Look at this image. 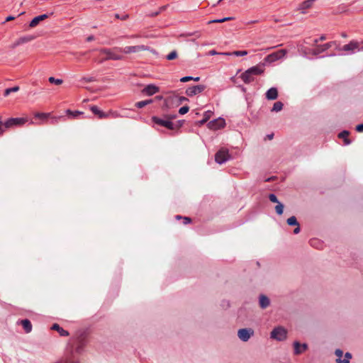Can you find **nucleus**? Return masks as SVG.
Here are the masks:
<instances>
[{"label": "nucleus", "mask_w": 363, "mask_h": 363, "mask_svg": "<svg viewBox=\"0 0 363 363\" xmlns=\"http://www.w3.org/2000/svg\"><path fill=\"white\" fill-rule=\"evenodd\" d=\"M341 36H342V38H347V33H345V32H343V33H341Z\"/></svg>", "instance_id": "nucleus-60"}, {"label": "nucleus", "mask_w": 363, "mask_h": 363, "mask_svg": "<svg viewBox=\"0 0 363 363\" xmlns=\"http://www.w3.org/2000/svg\"><path fill=\"white\" fill-rule=\"evenodd\" d=\"M270 336L272 339L283 341L286 339L287 331L283 327H277L271 332Z\"/></svg>", "instance_id": "nucleus-5"}, {"label": "nucleus", "mask_w": 363, "mask_h": 363, "mask_svg": "<svg viewBox=\"0 0 363 363\" xmlns=\"http://www.w3.org/2000/svg\"><path fill=\"white\" fill-rule=\"evenodd\" d=\"M325 39H326L325 35H322L318 40H319V41H323Z\"/></svg>", "instance_id": "nucleus-57"}, {"label": "nucleus", "mask_w": 363, "mask_h": 363, "mask_svg": "<svg viewBox=\"0 0 363 363\" xmlns=\"http://www.w3.org/2000/svg\"><path fill=\"white\" fill-rule=\"evenodd\" d=\"M51 329L57 331L60 336L66 337L69 335V332L64 330L57 323L53 324Z\"/></svg>", "instance_id": "nucleus-21"}, {"label": "nucleus", "mask_w": 363, "mask_h": 363, "mask_svg": "<svg viewBox=\"0 0 363 363\" xmlns=\"http://www.w3.org/2000/svg\"><path fill=\"white\" fill-rule=\"evenodd\" d=\"M21 323L26 333L31 332L32 324L29 320H28V319L22 320Z\"/></svg>", "instance_id": "nucleus-23"}, {"label": "nucleus", "mask_w": 363, "mask_h": 363, "mask_svg": "<svg viewBox=\"0 0 363 363\" xmlns=\"http://www.w3.org/2000/svg\"><path fill=\"white\" fill-rule=\"evenodd\" d=\"M217 54H218V52L214 50L209 51V55H215Z\"/></svg>", "instance_id": "nucleus-55"}, {"label": "nucleus", "mask_w": 363, "mask_h": 363, "mask_svg": "<svg viewBox=\"0 0 363 363\" xmlns=\"http://www.w3.org/2000/svg\"><path fill=\"white\" fill-rule=\"evenodd\" d=\"M34 39H35V36L31 35L22 36V37L18 38L13 43V44L12 45V48H16L17 46H19L20 45L30 42V41L33 40Z\"/></svg>", "instance_id": "nucleus-14"}, {"label": "nucleus", "mask_w": 363, "mask_h": 363, "mask_svg": "<svg viewBox=\"0 0 363 363\" xmlns=\"http://www.w3.org/2000/svg\"><path fill=\"white\" fill-rule=\"evenodd\" d=\"M94 40V35H89V36L86 38V41H87V42H91V41H92V40Z\"/></svg>", "instance_id": "nucleus-54"}, {"label": "nucleus", "mask_w": 363, "mask_h": 363, "mask_svg": "<svg viewBox=\"0 0 363 363\" xmlns=\"http://www.w3.org/2000/svg\"><path fill=\"white\" fill-rule=\"evenodd\" d=\"M160 13V11H155V12H152L149 14V16L150 17H155L157 16V15H159Z\"/></svg>", "instance_id": "nucleus-49"}, {"label": "nucleus", "mask_w": 363, "mask_h": 363, "mask_svg": "<svg viewBox=\"0 0 363 363\" xmlns=\"http://www.w3.org/2000/svg\"><path fill=\"white\" fill-rule=\"evenodd\" d=\"M192 80H194V81H195V82H198V81H199V80H200V77H193V79H192Z\"/></svg>", "instance_id": "nucleus-61"}, {"label": "nucleus", "mask_w": 363, "mask_h": 363, "mask_svg": "<svg viewBox=\"0 0 363 363\" xmlns=\"http://www.w3.org/2000/svg\"><path fill=\"white\" fill-rule=\"evenodd\" d=\"M284 104L281 101H277L274 104L273 107L272 108V111L278 112L282 110Z\"/></svg>", "instance_id": "nucleus-30"}, {"label": "nucleus", "mask_w": 363, "mask_h": 363, "mask_svg": "<svg viewBox=\"0 0 363 363\" xmlns=\"http://www.w3.org/2000/svg\"><path fill=\"white\" fill-rule=\"evenodd\" d=\"M352 358V355L350 352H346L345 354V358L343 359H337V363H350V359Z\"/></svg>", "instance_id": "nucleus-32"}, {"label": "nucleus", "mask_w": 363, "mask_h": 363, "mask_svg": "<svg viewBox=\"0 0 363 363\" xmlns=\"http://www.w3.org/2000/svg\"><path fill=\"white\" fill-rule=\"evenodd\" d=\"M19 90L18 86H15L13 87L8 88L4 90V96L5 97L8 96L12 92H16Z\"/></svg>", "instance_id": "nucleus-31"}, {"label": "nucleus", "mask_w": 363, "mask_h": 363, "mask_svg": "<svg viewBox=\"0 0 363 363\" xmlns=\"http://www.w3.org/2000/svg\"><path fill=\"white\" fill-rule=\"evenodd\" d=\"M180 100L181 101H185V100H187V99L185 98V97H181Z\"/></svg>", "instance_id": "nucleus-63"}, {"label": "nucleus", "mask_w": 363, "mask_h": 363, "mask_svg": "<svg viewBox=\"0 0 363 363\" xmlns=\"http://www.w3.org/2000/svg\"><path fill=\"white\" fill-rule=\"evenodd\" d=\"M66 113L69 117H71L72 118H77L79 116L82 115L83 112L79 111H72L69 109H67L66 111Z\"/></svg>", "instance_id": "nucleus-27"}, {"label": "nucleus", "mask_w": 363, "mask_h": 363, "mask_svg": "<svg viewBox=\"0 0 363 363\" xmlns=\"http://www.w3.org/2000/svg\"><path fill=\"white\" fill-rule=\"evenodd\" d=\"M294 354H300L308 349V345L306 343L301 345L298 342H294Z\"/></svg>", "instance_id": "nucleus-17"}, {"label": "nucleus", "mask_w": 363, "mask_h": 363, "mask_svg": "<svg viewBox=\"0 0 363 363\" xmlns=\"http://www.w3.org/2000/svg\"><path fill=\"white\" fill-rule=\"evenodd\" d=\"M315 0H306L302 2L298 7V10L301 11L302 13H305V10L311 8Z\"/></svg>", "instance_id": "nucleus-20"}, {"label": "nucleus", "mask_w": 363, "mask_h": 363, "mask_svg": "<svg viewBox=\"0 0 363 363\" xmlns=\"http://www.w3.org/2000/svg\"><path fill=\"white\" fill-rule=\"evenodd\" d=\"M196 35V38H199L201 36L200 33L199 32H195V33H189L188 34V35Z\"/></svg>", "instance_id": "nucleus-53"}, {"label": "nucleus", "mask_w": 363, "mask_h": 363, "mask_svg": "<svg viewBox=\"0 0 363 363\" xmlns=\"http://www.w3.org/2000/svg\"><path fill=\"white\" fill-rule=\"evenodd\" d=\"M149 48L147 46L144 45H130L126 46L125 48H121V53L123 52L124 54L128 55L130 53H135L141 51L148 50Z\"/></svg>", "instance_id": "nucleus-6"}, {"label": "nucleus", "mask_w": 363, "mask_h": 363, "mask_svg": "<svg viewBox=\"0 0 363 363\" xmlns=\"http://www.w3.org/2000/svg\"><path fill=\"white\" fill-rule=\"evenodd\" d=\"M266 98L268 100H275L278 97V91L277 88L272 87L268 89L265 94Z\"/></svg>", "instance_id": "nucleus-18"}, {"label": "nucleus", "mask_w": 363, "mask_h": 363, "mask_svg": "<svg viewBox=\"0 0 363 363\" xmlns=\"http://www.w3.org/2000/svg\"><path fill=\"white\" fill-rule=\"evenodd\" d=\"M311 245L313 247H318V245H321L319 240L318 239H311L310 240Z\"/></svg>", "instance_id": "nucleus-43"}, {"label": "nucleus", "mask_w": 363, "mask_h": 363, "mask_svg": "<svg viewBox=\"0 0 363 363\" xmlns=\"http://www.w3.org/2000/svg\"><path fill=\"white\" fill-rule=\"evenodd\" d=\"M192 79H193V77L186 76V77H182L180 79V82H189V81L192 80Z\"/></svg>", "instance_id": "nucleus-44"}, {"label": "nucleus", "mask_w": 363, "mask_h": 363, "mask_svg": "<svg viewBox=\"0 0 363 363\" xmlns=\"http://www.w3.org/2000/svg\"><path fill=\"white\" fill-rule=\"evenodd\" d=\"M164 118H167L168 120L174 119L176 118V115L172 116H165Z\"/></svg>", "instance_id": "nucleus-51"}, {"label": "nucleus", "mask_w": 363, "mask_h": 363, "mask_svg": "<svg viewBox=\"0 0 363 363\" xmlns=\"http://www.w3.org/2000/svg\"><path fill=\"white\" fill-rule=\"evenodd\" d=\"M107 118H121L122 115H121L118 111L110 110L106 113Z\"/></svg>", "instance_id": "nucleus-29"}, {"label": "nucleus", "mask_w": 363, "mask_h": 363, "mask_svg": "<svg viewBox=\"0 0 363 363\" xmlns=\"http://www.w3.org/2000/svg\"><path fill=\"white\" fill-rule=\"evenodd\" d=\"M183 220H184V224H185V225L189 224L191 222V219L189 217H184Z\"/></svg>", "instance_id": "nucleus-47"}, {"label": "nucleus", "mask_w": 363, "mask_h": 363, "mask_svg": "<svg viewBox=\"0 0 363 363\" xmlns=\"http://www.w3.org/2000/svg\"><path fill=\"white\" fill-rule=\"evenodd\" d=\"M48 81L52 83V84H57V85H60V84H62L63 81L60 79H55V77H49L48 79Z\"/></svg>", "instance_id": "nucleus-38"}, {"label": "nucleus", "mask_w": 363, "mask_h": 363, "mask_svg": "<svg viewBox=\"0 0 363 363\" xmlns=\"http://www.w3.org/2000/svg\"><path fill=\"white\" fill-rule=\"evenodd\" d=\"M99 51L101 54L105 55V57L101 62L107 60H122L124 58L123 55L121 54V47L101 48Z\"/></svg>", "instance_id": "nucleus-2"}, {"label": "nucleus", "mask_w": 363, "mask_h": 363, "mask_svg": "<svg viewBox=\"0 0 363 363\" xmlns=\"http://www.w3.org/2000/svg\"><path fill=\"white\" fill-rule=\"evenodd\" d=\"M152 121L153 123H155L157 125H159L160 126H163L167 128L169 130H174V123L168 120L167 118H160L157 116H152Z\"/></svg>", "instance_id": "nucleus-8"}, {"label": "nucleus", "mask_w": 363, "mask_h": 363, "mask_svg": "<svg viewBox=\"0 0 363 363\" xmlns=\"http://www.w3.org/2000/svg\"><path fill=\"white\" fill-rule=\"evenodd\" d=\"M189 107L188 106H184L179 108V113L181 115H184V114L186 113L189 111Z\"/></svg>", "instance_id": "nucleus-40"}, {"label": "nucleus", "mask_w": 363, "mask_h": 363, "mask_svg": "<svg viewBox=\"0 0 363 363\" xmlns=\"http://www.w3.org/2000/svg\"><path fill=\"white\" fill-rule=\"evenodd\" d=\"M230 158V155L226 149L220 150L215 155L216 162L220 164L225 163Z\"/></svg>", "instance_id": "nucleus-9"}, {"label": "nucleus", "mask_w": 363, "mask_h": 363, "mask_svg": "<svg viewBox=\"0 0 363 363\" xmlns=\"http://www.w3.org/2000/svg\"><path fill=\"white\" fill-rule=\"evenodd\" d=\"M206 86L202 84L196 85L193 86H190L186 90V94L188 96H194L198 94L201 93L204 89Z\"/></svg>", "instance_id": "nucleus-11"}, {"label": "nucleus", "mask_w": 363, "mask_h": 363, "mask_svg": "<svg viewBox=\"0 0 363 363\" xmlns=\"http://www.w3.org/2000/svg\"><path fill=\"white\" fill-rule=\"evenodd\" d=\"M286 54V50L284 49L279 50L272 54L268 55L264 60L266 63H272L279 59H281Z\"/></svg>", "instance_id": "nucleus-7"}, {"label": "nucleus", "mask_w": 363, "mask_h": 363, "mask_svg": "<svg viewBox=\"0 0 363 363\" xmlns=\"http://www.w3.org/2000/svg\"><path fill=\"white\" fill-rule=\"evenodd\" d=\"M355 130L359 133L363 132V123L357 125Z\"/></svg>", "instance_id": "nucleus-46"}, {"label": "nucleus", "mask_w": 363, "mask_h": 363, "mask_svg": "<svg viewBox=\"0 0 363 363\" xmlns=\"http://www.w3.org/2000/svg\"><path fill=\"white\" fill-rule=\"evenodd\" d=\"M159 91L160 89L156 85L148 84L142 90V93L147 96H152L159 92Z\"/></svg>", "instance_id": "nucleus-15"}, {"label": "nucleus", "mask_w": 363, "mask_h": 363, "mask_svg": "<svg viewBox=\"0 0 363 363\" xmlns=\"http://www.w3.org/2000/svg\"><path fill=\"white\" fill-rule=\"evenodd\" d=\"M178 56L177 50H172L171 52H169L166 58L168 60H173L176 59Z\"/></svg>", "instance_id": "nucleus-36"}, {"label": "nucleus", "mask_w": 363, "mask_h": 363, "mask_svg": "<svg viewBox=\"0 0 363 363\" xmlns=\"http://www.w3.org/2000/svg\"><path fill=\"white\" fill-rule=\"evenodd\" d=\"M15 19H16V17H15V16H7V17L6 18V20H5V21L4 22V23L5 22H8V21H13V20H15Z\"/></svg>", "instance_id": "nucleus-48"}, {"label": "nucleus", "mask_w": 363, "mask_h": 363, "mask_svg": "<svg viewBox=\"0 0 363 363\" xmlns=\"http://www.w3.org/2000/svg\"><path fill=\"white\" fill-rule=\"evenodd\" d=\"M350 132L347 130H342L338 134V138H342L344 140V143L345 145H350L351 143V140L347 138Z\"/></svg>", "instance_id": "nucleus-24"}, {"label": "nucleus", "mask_w": 363, "mask_h": 363, "mask_svg": "<svg viewBox=\"0 0 363 363\" xmlns=\"http://www.w3.org/2000/svg\"><path fill=\"white\" fill-rule=\"evenodd\" d=\"M264 72V63L253 66L240 74V78L245 84H250L255 79V76L261 75Z\"/></svg>", "instance_id": "nucleus-1"}, {"label": "nucleus", "mask_w": 363, "mask_h": 363, "mask_svg": "<svg viewBox=\"0 0 363 363\" xmlns=\"http://www.w3.org/2000/svg\"><path fill=\"white\" fill-rule=\"evenodd\" d=\"M269 199L270 200V201H272L273 203H278L279 202L277 199V196L274 194H270L269 195Z\"/></svg>", "instance_id": "nucleus-42"}, {"label": "nucleus", "mask_w": 363, "mask_h": 363, "mask_svg": "<svg viewBox=\"0 0 363 363\" xmlns=\"http://www.w3.org/2000/svg\"><path fill=\"white\" fill-rule=\"evenodd\" d=\"M176 218L177 219H181V218H183L181 216H177Z\"/></svg>", "instance_id": "nucleus-64"}, {"label": "nucleus", "mask_w": 363, "mask_h": 363, "mask_svg": "<svg viewBox=\"0 0 363 363\" xmlns=\"http://www.w3.org/2000/svg\"><path fill=\"white\" fill-rule=\"evenodd\" d=\"M233 18L231 17H226V18H220V19H214V20H211V21H209L208 22V24H211V23H223L225 21H227L228 20H231Z\"/></svg>", "instance_id": "nucleus-37"}, {"label": "nucleus", "mask_w": 363, "mask_h": 363, "mask_svg": "<svg viewBox=\"0 0 363 363\" xmlns=\"http://www.w3.org/2000/svg\"><path fill=\"white\" fill-rule=\"evenodd\" d=\"M273 137H274V134H273V133H272V134H268V135H267V138L269 140H272V139L273 138Z\"/></svg>", "instance_id": "nucleus-59"}, {"label": "nucleus", "mask_w": 363, "mask_h": 363, "mask_svg": "<svg viewBox=\"0 0 363 363\" xmlns=\"http://www.w3.org/2000/svg\"><path fill=\"white\" fill-rule=\"evenodd\" d=\"M167 8V6H161L158 11H160V13L162 12L163 11H164Z\"/></svg>", "instance_id": "nucleus-58"}, {"label": "nucleus", "mask_w": 363, "mask_h": 363, "mask_svg": "<svg viewBox=\"0 0 363 363\" xmlns=\"http://www.w3.org/2000/svg\"><path fill=\"white\" fill-rule=\"evenodd\" d=\"M335 353V355L338 357L337 359H341V357L343 354L342 351L340 349L336 350Z\"/></svg>", "instance_id": "nucleus-45"}, {"label": "nucleus", "mask_w": 363, "mask_h": 363, "mask_svg": "<svg viewBox=\"0 0 363 363\" xmlns=\"http://www.w3.org/2000/svg\"><path fill=\"white\" fill-rule=\"evenodd\" d=\"M27 122V119L24 118H11L3 122L1 119V135L4 134L6 129L11 128L13 127L21 126Z\"/></svg>", "instance_id": "nucleus-3"}, {"label": "nucleus", "mask_w": 363, "mask_h": 363, "mask_svg": "<svg viewBox=\"0 0 363 363\" xmlns=\"http://www.w3.org/2000/svg\"><path fill=\"white\" fill-rule=\"evenodd\" d=\"M63 116H54L51 118L50 123L52 125L57 124L59 120L63 118Z\"/></svg>", "instance_id": "nucleus-41"}, {"label": "nucleus", "mask_w": 363, "mask_h": 363, "mask_svg": "<svg viewBox=\"0 0 363 363\" xmlns=\"http://www.w3.org/2000/svg\"><path fill=\"white\" fill-rule=\"evenodd\" d=\"M296 228L294 230V233L298 234L301 230L299 223H298V225H296Z\"/></svg>", "instance_id": "nucleus-50"}, {"label": "nucleus", "mask_w": 363, "mask_h": 363, "mask_svg": "<svg viewBox=\"0 0 363 363\" xmlns=\"http://www.w3.org/2000/svg\"><path fill=\"white\" fill-rule=\"evenodd\" d=\"M337 43L336 41H331V42H329V43H325L323 45H318L316 47V48H315L312 53L313 55H318V54H320L325 51H326L327 50H328L329 48H330L333 45H336Z\"/></svg>", "instance_id": "nucleus-12"}, {"label": "nucleus", "mask_w": 363, "mask_h": 363, "mask_svg": "<svg viewBox=\"0 0 363 363\" xmlns=\"http://www.w3.org/2000/svg\"><path fill=\"white\" fill-rule=\"evenodd\" d=\"M254 335V330L252 328H242L238 330V336L243 342H247Z\"/></svg>", "instance_id": "nucleus-10"}, {"label": "nucleus", "mask_w": 363, "mask_h": 363, "mask_svg": "<svg viewBox=\"0 0 363 363\" xmlns=\"http://www.w3.org/2000/svg\"><path fill=\"white\" fill-rule=\"evenodd\" d=\"M139 35H129V36H125V38H138Z\"/></svg>", "instance_id": "nucleus-56"}, {"label": "nucleus", "mask_w": 363, "mask_h": 363, "mask_svg": "<svg viewBox=\"0 0 363 363\" xmlns=\"http://www.w3.org/2000/svg\"><path fill=\"white\" fill-rule=\"evenodd\" d=\"M223 55H235V56H238V57H241V56H245L247 55V51L246 50H238V51H234L233 52H225V53H223Z\"/></svg>", "instance_id": "nucleus-26"}, {"label": "nucleus", "mask_w": 363, "mask_h": 363, "mask_svg": "<svg viewBox=\"0 0 363 363\" xmlns=\"http://www.w3.org/2000/svg\"><path fill=\"white\" fill-rule=\"evenodd\" d=\"M84 79L86 82H94V79L93 77H89V78H84Z\"/></svg>", "instance_id": "nucleus-52"}, {"label": "nucleus", "mask_w": 363, "mask_h": 363, "mask_svg": "<svg viewBox=\"0 0 363 363\" xmlns=\"http://www.w3.org/2000/svg\"><path fill=\"white\" fill-rule=\"evenodd\" d=\"M340 50L347 54H353L355 51H363V47H360V43L357 40H351L348 44L343 45Z\"/></svg>", "instance_id": "nucleus-4"}, {"label": "nucleus", "mask_w": 363, "mask_h": 363, "mask_svg": "<svg viewBox=\"0 0 363 363\" xmlns=\"http://www.w3.org/2000/svg\"><path fill=\"white\" fill-rule=\"evenodd\" d=\"M153 102L152 99H147L145 101H138L135 104V106L138 108H142L145 106L150 104Z\"/></svg>", "instance_id": "nucleus-28"}, {"label": "nucleus", "mask_w": 363, "mask_h": 363, "mask_svg": "<svg viewBox=\"0 0 363 363\" xmlns=\"http://www.w3.org/2000/svg\"><path fill=\"white\" fill-rule=\"evenodd\" d=\"M318 42H319V40H318V39H315V40H313V45H317V43H318Z\"/></svg>", "instance_id": "nucleus-62"}, {"label": "nucleus", "mask_w": 363, "mask_h": 363, "mask_svg": "<svg viewBox=\"0 0 363 363\" xmlns=\"http://www.w3.org/2000/svg\"><path fill=\"white\" fill-rule=\"evenodd\" d=\"M90 110L94 114L96 115L99 118H107L106 113L100 110L96 106H90Z\"/></svg>", "instance_id": "nucleus-19"}, {"label": "nucleus", "mask_w": 363, "mask_h": 363, "mask_svg": "<svg viewBox=\"0 0 363 363\" xmlns=\"http://www.w3.org/2000/svg\"><path fill=\"white\" fill-rule=\"evenodd\" d=\"M286 223L289 225H298V222L295 216H291L286 220Z\"/></svg>", "instance_id": "nucleus-35"}, {"label": "nucleus", "mask_w": 363, "mask_h": 363, "mask_svg": "<svg viewBox=\"0 0 363 363\" xmlns=\"http://www.w3.org/2000/svg\"><path fill=\"white\" fill-rule=\"evenodd\" d=\"M225 125V120L221 118L211 121L208 123V128L213 130H218L223 128Z\"/></svg>", "instance_id": "nucleus-13"}, {"label": "nucleus", "mask_w": 363, "mask_h": 363, "mask_svg": "<svg viewBox=\"0 0 363 363\" xmlns=\"http://www.w3.org/2000/svg\"><path fill=\"white\" fill-rule=\"evenodd\" d=\"M115 18H118V19H121L122 21H125L129 18V15L128 14L120 15L118 13H116V14H115Z\"/></svg>", "instance_id": "nucleus-39"}, {"label": "nucleus", "mask_w": 363, "mask_h": 363, "mask_svg": "<svg viewBox=\"0 0 363 363\" xmlns=\"http://www.w3.org/2000/svg\"><path fill=\"white\" fill-rule=\"evenodd\" d=\"M211 113H212V112L211 111H206L204 113L203 118L199 121V123L203 125L205 123H206L208 121V120L210 118Z\"/></svg>", "instance_id": "nucleus-33"}, {"label": "nucleus", "mask_w": 363, "mask_h": 363, "mask_svg": "<svg viewBox=\"0 0 363 363\" xmlns=\"http://www.w3.org/2000/svg\"><path fill=\"white\" fill-rule=\"evenodd\" d=\"M275 211L278 215H281L284 211V205L281 202H279L275 206Z\"/></svg>", "instance_id": "nucleus-34"}, {"label": "nucleus", "mask_w": 363, "mask_h": 363, "mask_svg": "<svg viewBox=\"0 0 363 363\" xmlns=\"http://www.w3.org/2000/svg\"><path fill=\"white\" fill-rule=\"evenodd\" d=\"M50 15H52V13L50 14H47V13H45V14H42V15H40V16H38L36 17H35L34 18H33V20L30 22L29 23V27L30 28H35V26H37L38 25V23L42 21H44L45 20L46 18H48Z\"/></svg>", "instance_id": "nucleus-16"}, {"label": "nucleus", "mask_w": 363, "mask_h": 363, "mask_svg": "<svg viewBox=\"0 0 363 363\" xmlns=\"http://www.w3.org/2000/svg\"><path fill=\"white\" fill-rule=\"evenodd\" d=\"M51 114L50 113H35L34 117L35 118L40 119L42 121H47L48 118L50 117Z\"/></svg>", "instance_id": "nucleus-25"}, {"label": "nucleus", "mask_w": 363, "mask_h": 363, "mask_svg": "<svg viewBox=\"0 0 363 363\" xmlns=\"http://www.w3.org/2000/svg\"><path fill=\"white\" fill-rule=\"evenodd\" d=\"M270 301L267 296L260 295L259 296V306L262 308H266L269 306Z\"/></svg>", "instance_id": "nucleus-22"}]
</instances>
